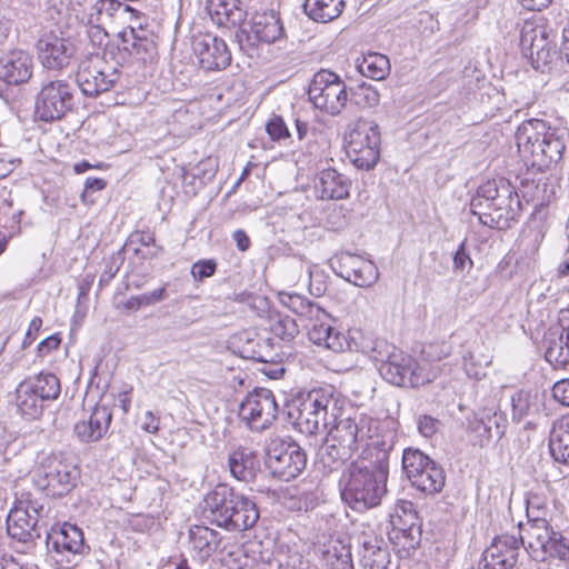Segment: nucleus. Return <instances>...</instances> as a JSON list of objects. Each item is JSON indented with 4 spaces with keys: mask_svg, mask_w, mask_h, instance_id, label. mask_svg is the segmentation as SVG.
<instances>
[{
    "mask_svg": "<svg viewBox=\"0 0 569 569\" xmlns=\"http://www.w3.org/2000/svg\"><path fill=\"white\" fill-rule=\"evenodd\" d=\"M372 359L380 376L389 383L409 387V377L413 358L387 341H377L372 349Z\"/></svg>",
    "mask_w": 569,
    "mask_h": 569,
    "instance_id": "obj_18",
    "label": "nucleus"
},
{
    "mask_svg": "<svg viewBox=\"0 0 569 569\" xmlns=\"http://www.w3.org/2000/svg\"><path fill=\"white\" fill-rule=\"evenodd\" d=\"M520 48L536 70H543L552 61V47L546 26L537 20H526L520 30Z\"/></svg>",
    "mask_w": 569,
    "mask_h": 569,
    "instance_id": "obj_21",
    "label": "nucleus"
},
{
    "mask_svg": "<svg viewBox=\"0 0 569 569\" xmlns=\"http://www.w3.org/2000/svg\"><path fill=\"white\" fill-rule=\"evenodd\" d=\"M41 327H42V319L40 317H34L30 321L28 330L24 335V339L22 341L23 348L30 346L34 341Z\"/></svg>",
    "mask_w": 569,
    "mask_h": 569,
    "instance_id": "obj_62",
    "label": "nucleus"
},
{
    "mask_svg": "<svg viewBox=\"0 0 569 569\" xmlns=\"http://www.w3.org/2000/svg\"><path fill=\"white\" fill-rule=\"evenodd\" d=\"M278 405L274 395L266 388H256L242 399L238 416L251 431L260 432L268 429L276 420Z\"/></svg>",
    "mask_w": 569,
    "mask_h": 569,
    "instance_id": "obj_16",
    "label": "nucleus"
},
{
    "mask_svg": "<svg viewBox=\"0 0 569 569\" xmlns=\"http://www.w3.org/2000/svg\"><path fill=\"white\" fill-rule=\"evenodd\" d=\"M228 466L234 479L250 482L256 477L259 463L253 451L247 448H238L229 455Z\"/></svg>",
    "mask_w": 569,
    "mask_h": 569,
    "instance_id": "obj_36",
    "label": "nucleus"
},
{
    "mask_svg": "<svg viewBox=\"0 0 569 569\" xmlns=\"http://www.w3.org/2000/svg\"><path fill=\"white\" fill-rule=\"evenodd\" d=\"M327 340L328 342H326L325 348H328L335 352H341L347 347H349L347 337L342 332L336 330L333 327H331Z\"/></svg>",
    "mask_w": 569,
    "mask_h": 569,
    "instance_id": "obj_56",
    "label": "nucleus"
},
{
    "mask_svg": "<svg viewBox=\"0 0 569 569\" xmlns=\"http://www.w3.org/2000/svg\"><path fill=\"white\" fill-rule=\"evenodd\" d=\"M74 94V86L64 79L44 80L36 96V116L46 122L62 119L73 109Z\"/></svg>",
    "mask_w": 569,
    "mask_h": 569,
    "instance_id": "obj_11",
    "label": "nucleus"
},
{
    "mask_svg": "<svg viewBox=\"0 0 569 569\" xmlns=\"http://www.w3.org/2000/svg\"><path fill=\"white\" fill-rule=\"evenodd\" d=\"M273 333L283 341L292 340L298 333V327L296 322L290 318L279 319L272 326Z\"/></svg>",
    "mask_w": 569,
    "mask_h": 569,
    "instance_id": "obj_52",
    "label": "nucleus"
},
{
    "mask_svg": "<svg viewBox=\"0 0 569 569\" xmlns=\"http://www.w3.org/2000/svg\"><path fill=\"white\" fill-rule=\"evenodd\" d=\"M559 186L552 176L526 180L520 188L522 199L527 203H532L536 209L549 204L556 198Z\"/></svg>",
    "mask_w": 569,
    "mask_h": 569,
    "instance_id": "obj_31",
    "label": "nucleus"
},
{
    "mask_svg": "<svg viewBox=\"0 0 569 569\" xmlns=\"http://www.w3.org/2000/svg\"><path fill=\"white\" fill-rule=\"evenodd\" d=\"M202 515L211 523L228 531H244L259 519L254 501L227 483H218L202 501Z\"/></svg>",
    "mask_w": 569,
    "mask_h": 569,
    "instance_id": "obj_4",
    "label": "nucleus"
},
{
    "mask_svg": "<svg viewBox=\"0 0 569 569\" xmlns=\"http://www.w3.org/2000/svg\"><path fill=\"white\" fill-rule=\"evenodd\" d=\"M33 71L32 56L24 50H12L0 58V80L18 86L27 82Z\"/></svg>",
    "mask_w": 569,
    "mask_h": 569,
    "instance_id": "obj_26",
    "label": "nucleus"
},
{
    "mask_svg": "<svg viewBox=\"0 0 569 569\" xmlns=\"http://www.w3.org/2000/svg\"><path fill=\"white\" fill-rule=\"evenodd\" d=\"M47 547L61 567L76 566L86 550L83 532L76 525L64 522L47 533Z\"/></svg>",
    "mask_w": 569,
    "mask_h": 569,
    "instance_id": "obj_17",
    "label": "nucleus"
},
{
    "mask_svg": "<svg viewBox=\"0 0 569 569\" xmlns=\"http://www.w3.org/2000/svg\"><path fill=\"white\" fill-rule=\"evenodd\" d=\"M525 536V549L536 560L555 557L569 561V541L562 533L555 531L548 520L518 523V535Z\"/></svg>",
    "mask_w": 569,
    "mask_h": 569,
    "instance_id": "obj_9",
    "label": "nucleus"
},
{
    "mask_svg": "<svg viewBox=\"0 0 569 569\" xmlns=\"http://www.w3.org/2000/svg\"><path fill=\"white\" fill-rule=\"evenodd\" d=\"M279 301L293 313L308 320L328 318V313L320 306L301 295L280 292Z\"/></svg>",
    "mask_w": 569,
    "mask_h": 569,
    "instance_id": "obj_39",
    "label": "nucleus"
},
{
    "mask_svg": "<svg viewBox=\"0 0 569 569\" xmlns=\"http://www.w3.org/2000/svg\"><path fill=\"white\" fill-rule=\"evenodd\" d=\"M217 264L213 260L198 261L192 266L191 272L196 279L202 280L211 277L216 271Z\"/></svg>",
    "mask_w": 569,
    "mask_h": 569,
    "instance_id": "obj_58",
    "label": "nucleus"
},
{
    "mask_svg": "<svg viewBox=\"0 0 569 569\" xmlns=\"http://www.w3.org/2000/svg\"><path fill=\"white\" fill-rule=\"evenodd\" d=\"M470 211L483 226L507 230L518 221L522 203L509 180L495 178L477 188L470 200Z\"/></svg>",
    "mask_w": 569,
    "mask_h": 569,
    "instance_id": "obj_2",
    "label": "nucleus"
},
{
    "mask_svg": "<svg viewBox=\"0 0 569 569\" xmlns=\"http://www.w3.org/2000/svg\"><path fill=\"white\" fill-rule=\"evenodd\" d=\"M527 522L547 520L548 508L539 496H530L526 500Z\"/></svg>",
    "mask_w": 569,
    "mask_h": 569,
    "instance_id": "obj_51",
    "label": "nucleus"
},
{
    "mask_svg": "<svg viewBox=\"0 0 569 569\" xmlns=\"http://www.w3.org/2000/svg\"><path fill=\"white\" fill-rule=\"evenodd\" d=\"M321 559L328 569H353L351 548L339 539L325 546Z\"/></svg>",
    "mask_w": 569,
    "mask_h": 569,
    "instance_id": "obj_40",
    "label": "nucleus"
},
{
    "mask_svg": "<svg viewBox=\"0 0 569 569\" xmlns=\"http://www.w3.org/2000/svg\"><path fill=\"white\" fill-rule=\"evenodd\" d=\"M510 402L512 420L517 422L537 416L542 408L541 396L536 390L521 389L511 396Z\"/></svg>",
    "mask_w": 569,
    "mask_h": 569,
    "instance_id": "obj_37",
    "label": "nucleus"
},
{
    "mask_svg": "<svg viewBox=\"0 0 569 569\" xmlns=\"http://www.w3.org/2000/svg\"><path fill=\"white\" fill-rule=\"evenodd\" d=\"M107 27L87 29L86 33L94 48L101 49V56H111L117 63L130 60L137 62H151L157 56L156 36L142 27H128L118 32L114 41L108 42Z\"/></svg>",
    "mask_w": 569,
    "mask_h": 569,
    "instance_id": "obj_6",
    "label": "nucleus"
},
{
    "mask_svg": "<svg viewBox=\"0 0 569 569\" xmlns=\"http://www.w3.org/2000/svg\"><path fill=\"white\" fill-rule=\"evenodd\" d=\"M266 131L270 136V138L274 141L284 139L289 137V130L283 121V119L279 116L272 117L266 124Z\"/></svg>",
    "mask_w": 569,
    "mask_h": 569,
    "instance_id": "obj_54",
    "label": "nucleus"
},
{
    "mask_svg": "<svg viewBox=\"0 0 569 569\" xmlns=\"http://www.w3.org/2000/svg\"><path fill=\"white\" fill-rule=\"evenodd\" d=\"M345 8V0H306V14L317 21L327 23L338 18Z\"/></svg>",
    "mask_w": 569,
    "mask_h": 569,
    "instance_id": "obj_43",
    "label": "nucleus"
},
{
    "mask_svg": "<svg viewBox=\"0 0 569 569\" xmlns=\"http://www.w3.org/2000/svg\"><path fill=\"white\" fill-rule=\"evenodd\" d=\"M206 10L212 22L219 27H236L246 19L240 0H207Z\"/></svg>",
    "mask_w": 569,
    "mask_h": 569,
    "instance_id": "obj_32",
    "label": "nucleus"
},
{
    "mask_svg": "<svg viewBox=\"0 0 569 569\" xmlns=\"http://www.w3.org/2000/svg\"><path fill=\"white\" fill-rule=\"evenodd\" d=\"M288 422L307 436L326 430L341 416V398L332 386L300 392L286 403Z\"/></svg>",
    "mask_w": 569,
    "mask_h": 569,
    "instance_id": "obj_3",
    "label": "nucleus"
},
{
    "mask_svg": "<svg viewBox=\"0 0 569 569\" xmlns=\"http://www.w3.org/2000/svg\"><path fill=\"white\" fill-rule=\"evenodd\" d=\"M188 540L192 558L203 563L220 547L221 536L207 526L194 525L189 529Z\"/></svg>",
    "mask_w": 569,
    "mask_h": 569,
    "instance_id": "obj_28",
    "label": "nucleus"
},
{
    "mask_svg": "<svg viewBox=\"0 0 569 569\" xmlns=\"http://www.w3.org/2000/svg\"><path fill=\"white\" fill-rule=\"evenodd\" d=\"M128 9L129 6H123L118 0H98L83 10L81 22L86 30L96 27H107L120 10L126 11Z\"/></svg>",
    "mask_w": 569,
    "mask_h": 569,
    "instance_id": "obj_33",
    "label": "nucleus"
},
{
    "mask_svg": "<svg viewBox=\"0 0 569 569\" xmlns=\"http://www.w3.org/2000/svg\"><path fill=\"white\" fill-rule=\"evenodd\" d=\"M37 48L40 62L49 70L63 69L74 54V47L69 39L52 33L43 36Z\"/></svg>",
    "mask_w": 569,
    "mask_h": 569,
    "instance_id": "obj_25",
    "label": "nucleus"
},
{
    "mask_svg": "<svg viewBox=\"0 0 569 569\" xmlns=\"http://www.w3.org/2000/svg\"><path fill=\"white\" fill-rule=\"evenodd\" d=\"M439 375V367L433 366L431 362L418 363L413 359L412 370L409 377V387L417 388L433 381Z\"/></svg>",
    "mask_w": 569,
    "mask_h": 569,
    "instance_id": "obj_49",
    "label": "nucleus"
},
{
    "mask_svg": "<svg viewBox=\"0 0 569 569\" xmlns=\"http://www.w3.org/2000/svg\"><path fill=\"white\" fill-rule=\"evenodd\" d=\"M390 518L392 526L402 531L412 530L418 526V513L415 505L408 500H399Z\"/></svg>",
    "mask_w": 569,
    "mask_h": 569,
    "instance_id": "obj_46",
    "label": "nucleus"
},
{
    "mask_svg": "<svg viewBox=\"0 0 569 569\" xmlns=\"http://www.w3.org/2000/svg\"><path fill=\"white\" fill-rule=\"evenodd\" d=\"M192 48L201 68L207 71L226 69L231 62L224 40L211 33L194 37Z\"/></svg>",
    "mask_w": 569,
    "mask_h": 569,
    "instance_id": "obj_24",
    "label": "nucleus"
},
{
    "mask_svg": "<svg viewBox=\"0 0 569 569\" xmlns=\"http://www.w3.org/2000/svg\"><path fill=\"white\" fill-rule=\"evenodd\" d=\"M160 426V417L156 415L153 411L148 410L143 413L141 418V429L144 432L156 435L159 431Z\"/></svg>",
    "mask_w": 569,
    "mask_h": 569,
    "instance_id": "obj_59",
    "label": "nucleus"
},
{
    "mask_svg": "<svg viewBox=\"0 0 569 569\" xmlns=\"http://www.w3.org/2000/svg\"><path fill=\"white\" fill-rule=\"evenodd\" d=\"M79 479L78 466L73 461L56 455L43 459L32 475L33 485L51 497H62L69 493Z\"/></svg>",
    "mask_w": 569,
    "mask_h": 569,
    "instance_id": "obj_8",
    "label": "nucleus"
},
{
    "mask_svg": "<svg viewBox=\"0 0 569 569\" xmlns=\"http://www.w3.org/2000/svg\"><path fill=\"white\" fill-rule=\"evenodd\" d=\"M388 472L389 452L377 445H368L340 476L341 500L359 512L379 506L387 493Z\"/></svg>",
    "mask_w": 569,
    "mask_h": 569,
    "instance_id": "obj_1",
    "label": "nucleus"
},
{
    "mask_svg": "<svg viewBox=\"0 0 569 569\" xmlns=\"http://www.w3.org/2000/svg\"><path fill=\"white\" fill-rule=\"evenodd\" d=\"M373 425L376 421L368 416L356 412L352 416H346L341 409V416L329 426L328 437H330V441H337L338 445L356 451L359 445L372 437Z\"/></svg>",
    "mask_w": 569,
    "mask_h": 569,
    "instance_id": "obj_19",
    "label": "nucleus"
},
{
    "mask_svg": "<svg viewBox=\"0 0 569 569\" xmlns=\"http://www.w3.org/2000/svg\"><path fill=\"white\" fill-rule=\"evenodd\" d=\"M350 101L362 109H370L379 104L380 94L376 87L362 82L351 89Z\"/></svg>",
    "mask_w": 569,
    "mask_h": 569,
    "instance_id": "obj_48",
    "label": "nucleus"
},
{
    "mask_svg": "<svg viewBox=\"0 0 569 569\" xmlns=\"http://www.w3.org/2000/svg\"><path fill=\"white\" fill-rule=\"evenodd\" d=\"M329 264L338 277L360 288L372 286L379 278L378 268L371 260L349 251L336 253Z\"/></svg>",
    "mask_w": 569,
    "mask_h": 569,
    "instance_id": "obj_20",
    "label": "nucleus"
},
{
    "mask_svg": "<svg viewBox=\"0 0 569 569\" xmlns=\"http://www.w3.org/2000/svg\"><path fill=\"white\" fill-rule=\"evenodd\" d=\"M359 566L361 569H383L388 552L381 547L382 540L373 531H362L356 537Z\"/></svg>",
    "mask_w": 569,
    "mask_h": 569,
    "instance_id": "obj_29",
    "label": "nucleus"
},
{
    "mask_svg": "<svg viewBox=\"0 0 569 569\" xmlns=\"http://www.w3.org/2000/svg\"><path fill=\"white\" fill-rule=\"evenodd\" d=\"M545 358L555 367L569 363V340L562 328L549 329L543 336Z\"/></svg>",
    "mask_w": 569,
    "mask_h": 569,
    "instance_id": "obj_34",
    "label": "nucleus"
},
{
    "mask_svg": "<svg viewBox=\"0 0 569 569\" xmlns=\"http://www.w3.org/2000/svg\"><path fill=\"white\" fill-rule=\"evenodd\" d=\"M308 97L315 108L338 116L348 101L347 86L337 73L322 69L313 74Z\"/></svg>",
    "mask_w": 569,
    "mask_h": 569,
    "instance_id": "obj_15",
    "label": "nucleus"
},
{
    "mask_svg": "<svg viewBox=\"0 0 569 569\" xmlns=\"http://www.w3.org/2000/svg\"><path fill=\"white\" fill-rule=\"evenodd\" d=\"M417 428L425 438L436 435L440 428V421L432 416L421 415L417 418Z\"/></svg>",
    "mask_w": 569,
    "mask_h": 569,
    "instance_id": "obj_55",
    "label": "nucleus"
},
{
    "mask_svg": "<svg viewBox=\"0 0 569 569\" xmlns=\"http://www.w3.org/2000/svg\"><path fill=\"white\" fill-rule=\"evenodd\" d=\"M61 343V338L59 335L53 333L46 339H43L37 347V353L39 357L43 358L49 355L51 351L57 350Z\"/></svg>",
    "mask_w": 569,
    "mask_h": 569,
    "instance_id": "obj_60",
    "label": "nucleus"
},
{
    "mask_svg": "<svg viewBox=\"0 0 569 569\" xmlns=\"http://www.w3.org/2000/svg\"><path fill=\"white\" fill-rule=\"evenodd\" d=\"M345 140L347 156L358 169L370 170L377 164L381 142L377 123L358 119L350 126Z\"/></svg>",
    "mask_w": 569,
    "mask_h": 569,
    "instance_id": "obj_10",
    "label": "nucleus"
},
{
    "mask_svg": "<svg viewBox=\"0 0 569 569\" xmlns=\"http://www.w3.org/2000/svg\"><path fill=\"white\" fill-rule=\"evenodd\" d=\"M325 319L326 318H322L321 320H313L315 323L308 332L310 341L322 347H325L326 342H328L327 338L329 331L331 330V326L325 322Z\"/></svg>",
    "mask_w": 569,
    "mask_h": 569,
    "instance_id": "obj_53",
    "label": "nucleus"
},
{
    "mask_svg": "<svg viewBox=\"0 0 569 569\" xmlns=\"http://www.w3.org/2000/svg\"><path fill=\"white\" fill-rule=\"evenodd\" d=\"M352 451L349 448H345L342 445H338L337 441H330V437L327 436L323 443L318 451V462L322 468L331 472L338 469L346 460L351 458Z\"/></svg>",
    "mask_w": 569,
    "mask_h": 569,
    "instance_id": "obj_42",
    "label": "nucleus"
},
{
    "mask_svg": "<svg viewBox=\"0 0 569 569\" xmlns=\"http://www.w3.org/2000/svg\"><path fill=\"white\" fill-rule=\"evenodd\" d=\"M552 396L559 403L569 407V379L556 382L552 388Z\"/></svg>",
    "mask_w": 569,
    "mask_h": 569,
    "instance_id": "obj_61",
    "label": "nucleus"
},
{
    "mask_svg": "<svg viewBox=\"0 0 569 569\" xmlns=\"http://www.w3.org/2000/svg\"><path fill=\"white\" fill-rule=\"evenodd\" d=\"M49 509L44 500L31 492H22L16 498L7 517L8 535L20 542L39 538L42 526H47Z\"/></svg>",
    "mask_w": 569,
    "mask_h": 569,
    "instance_id": "obj_7",
    "label": "nucleus"
},
{
    "mask_svg": "<svg viewBox=\"0 0 569 569\" xmlns=\"http://www.w3.org/2000/svg\"><path fill=\"white\" fill-rule=\"evenodd\" d=\"M112 413L107 406H96L88 419L79 421L74 426L77 437L83 442L100 440L109 430Z\"/></svg>",
    "mask_w": 569,
    "mask_h": 569,
    "instance_id": "obj_30",
    "label": "nucleus"
},
{
    "mask_svg": "<svg viewBox=\"0 0 569 569\" xmlns=\"http://www.w3.org/2000/svg\"><path fill=\"white\" fill-rule=\"evenodd\" d=\"M402 469L412 487L423 493L435 495L445 487L446 475L442 467L419 449L403 450Z\"/></svg>",
    "mask_w": 569,
    "mask_h": 569,
    "instance_id": "obj_13",
    "label": "nucleus"
},
{
    "mask_svg": "<svg viewBox=\"0 0 569 569\" xmlns=\"http://www.w3.org/2000/svg\"><path fill=\"white\" fill-rule=\"evenodd\" d=\"M452 352L451 343L447 341L431 342L423 347L421 353L427 362H437L447 358Z\"/></svg>",
    "mask_w": 569,
    "mask_h": 569,
    "instance_id": "obj_50",
    "label": "nucleus"
},
{
    "mask_svg": "<svg viewBox=\"0 0 569 569\" xmlns=\"http://www.w3.org/2000/svg\"><path fill=\"white\" fill-rule=\"evenodd\" d=\"M516 143L525 163L538 171L558 163L566 148L563 132L541 119L523 121L516 131Z\"/></svg>",
    "mask_w": 569,
    "mask_h": 569,
    "instance_id": "obj_5",
    "label": "nucleus"
},
{
    "mask_svg": "<svg viewBox=\"0 0 569 569\" xmlns=\"http://www.w3.org/2000/svg\"><path fill=\"white\" fill-rule=\"evenodd\" d=\"M232 239L234 240L236 246L240 251L244 252L250 248V238L242 229L236 230L232 233Z\"/></svg>",
    "mask_w": 569,
    "mask_h": 569,
    "instance_id": "obj_64",
    "label": "nucleus"
},
{
    "mask_svg": "<svg viewBox=\"0 0 569 569\" xmlns=\"http://www.w3.org/2000/svg\"><path fill=\"white\" fill-rule=\"evenodd\" d=\"M359 72L373 80H382L390 69L389 59L381 53L369 52L357 63Z\"/></svg>",
    "mask_w": 569,
    "mask_h": 569,
    "instance_id": "obj_45",
    "label": "nucleus"
},
{
    "mask_svg": "<svg viewBox=\"0 0 569 569\" xmlns=\"http://www.w3.org/2000/svg\"><path fill=\"white\" fill-rule=\"evenodd\" d=\"M521 547H525V536L502 533L493 538L483 551V569H511L518 562Z\"/></svg>",
    "mask_w": 569,
    "mask_h": 569,
    "instance_id": "obj_22",
    "label": "nucleus"
},
{
    "mask_svg": "<svg viewBox=\"0 0 569 569\" xmlns=\"http://www.w3.org/2000/svg\"><path fill=\"white\" fill-rule=\"evenodd\" d=\"M351 180L328 168L321 170L315 179V192L322 200H341L349 197Z\"/></svg>",
    "mask_w": 569,
    "mask_h": 569,
    "instance_id": "obj_27",
    "label": "nucleus"
},
{
    "mask_svg": "<svg viewBox=\"0 0 569 569\" xmlns=\"http://www.w3.org/2000/svg\"><path fill=\"white\" fill-rule=\"evenodd\" d=\"M101 56L100 51L90 52L78 67L77 83L83 94L96 97L109 91L120 78L118 66Z\"/></svg>",
    "mask_w": 569,
    "mask_h": 569,
    "instance_id": "obj_12",
    "label": "nucleus"
},
{
    "mask_svg": "<svg viewBox=\"0 0 569 569\" xmlns=\"http://www.w3.org/2000/svg\"><path fill=\"white\" fill-rule=\"evenodd\" d=\"M283 36V27L278 13L274 11L257 12L249 24L243 27L239 33L240 42L243 39L249 46L273 43Z\"/></svg>",
    "mask_w": 569,
    "mask_h": 569,
    "instance_id": "obj_23",
    "label": "nucleus"
},
{
    "mask_svg": "<svg viewBox=\"0 0 569 569\" xmlns=\"http://www.w3.org/2000/svg\"><path fill=\"white\" fill-rule=\"evenodd\" d=\"M140 297H141L140 302H142L143 307L152 306V305H156L164 299L166 289H164V287H161L153 291L142 293V295H140Z\"/></svg>",
    "mask_w": 569,
    "mask_h": 569,
    "instance_id": "obj_63",
    "label": "nucleus"
},
{
    "mask_svg": "<svg viewBox=\"0 0 569 569\" xmlns=\"http://www.w3.org/2000/svg\"><path fill=\"white\" fill-rule=\"evenodd\" d=\"M549 450L556 462L569 467V415L553 422L549 437Z\"/></svg>",
    "mask_w": 569,
    "mask_h": 569,
    "instance_id": "obj_35",
    "label": "nucleus"
},
{
    "mask_svg": "<svg viewBox=\"0 0 569 569\" xmlns=\"http://www.w3.org/2000/svg\"><path fill=\"white\" fill-rule=\"evenodd\" d=\"M16 406L22 416L36 419L41 416L46 405L24 379L16 388Z\"/></svg>",
    "mask_w": 569,
    "mask_h": 569,
    "instance_id": "obj_41",
    "label": "nucleus"
},
{
    "mask_svg": "<svg viewBox=\"0 0 569 569\" xmlns=\"http://www.w3.org/2000/svg\"><path fill=\"white\" fill-rule=\"evenodd\" d=\"M479 418L475 429L483 430L481 437L489 441L492 438L501 439L506 433L508 420L505 412L498 410L496 407L485 408L478 413Z\"/></svg>",
    "mask_w": 569,
    "mask_h": 569,
    "instance_id": "obj_38",
    "label": "nucleus"
},
{
    "mask_svg": "<svg viewBox=\"0 0 569 569\" xmlns=\"http://www.w3.org/2000/svg\"><path fill=\"white\" fill-rule=\"evenodd\" d=\"M266 465L279 480L290 481L306 468L307 456L301 447L290 438H272L266 450Z\"/></svg>",
    "mask_w": 569,
    "mask_h": 569,
    "instance_id": "obj_14",
    "label": "nucleus"
},
{
    "mask_svg": "<svg viewBox=\"0 0 569 569\" xmlns=\"http://www.w3.org/2000/svg\"><path fill=\"white\" fill-rule=\"evenodd\" d=\"M30 383L39 399L46 405L49 401L57 400L61 393L59 378L50 372H40L26 379Z\"/></svg>",
    "mask_w": 569,
    "mask_h": 569,
    "instance_id": "obj_44",
    "label": "nucleus"
},
{
    "mask_svg": "<svg viewBox=\"0 0 569 569\" xmlns=\"http://www.w3.org/2000/svg\"><path fill=\"white\" fill-rule=\"evenodd\" d=\"M491 363L490 355H480L475 351H467L462 355V367L466 375L475 380L486 376L485 369Z\"/></svg>",
    "mask_w": 569,
    "mask_h": 569,
    "instance_id": "obj_47",
    "label": "nucleus"
},
{
    "mask_svg": "<svg viewBox=\"0 0 569 569\" xmlns=\"http://www.w3.org/2000/svg\"><path fill=\"white\" fill-rule=\"evenodd\" d=\"M472 264L473 262L466 249V240H463L453 254V269L455 271H465L466 268H471Z\"/></svg>",
    "mask_w": 569,
    "mask_h": 569,
    "instance_id": "obj_57",
    "label": "nucleus"
}]
</instances>
